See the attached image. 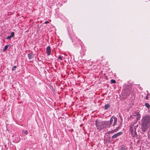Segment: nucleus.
<instances>
[{"label":"nucleus","mask_w":150,"mask_h":150,"mask_svg":"<svg viewBox=\"0 0 150 150\" xmlns=\"http://www.w3.org/2000/svg\"><path fill=\"white\" fill-rule=\"evenodd\" d=\"M113 121L114 122L113 123V126H114L117 123V118L116 117L112 116L111 117L110 120L109 121V125H111Z\"/></svg>","instance_id":"1"},{"label":"nucleus","mask_w":150,"mask_h":150,"mask_svg":"<svg viewBox=\"0 0 150 150\" xmlns=\"http://www.w3.org/2000/svg\"><path fill=\"white\" fill-rule=\"evenodd\" d=\"M150 124H147L143 123L142 126V129L143 132H144L146 131L148 128L150 127Z\"/></svg>","instance_id":"2"},{"label":"nucleus","mask_w":150,"mask_h":150,"mask_svg":"<svg viewBox=\"0 0 150 150\" xmlns=\"http://www.w3.org/2000/svg\"><path fill=\"white\" fill-rule=\"evenodd\" d=\"M143 123L150 124V117L149 116H146L143 118Z\"/></svg>","instance_id":"3"},{"label":"nucleus","mask_w":150,"mask_h":150,"mask_svg":"<svg viewBox=\"0 0 150 150\" xmlns=\"http://www.w3.org/2000/svg\"><path fill=\"white\" fill-rule=\"evenodd\" d=\"M95 124L97 129H98L99 131L102 130L103 128V125L104 124L103 123L100 125L99 122H98L97 121H96Z\"/></svg>","instance_id":"4"},{"label":"nucleus","mask_w":150,"mask_h":150,"mask_svg":"<svg viewBox=\"0 0 150 150\" xmlns=\"http://www.w3.org/2000/svg\"><path fill=\"white\" fill-rule=\"evenodd\" d=\"M74 45H79V44L81 45L82 43V41L79 39L76 38L74 41Z\"/></svg>","instance_id":"5"},{"label":"nucleus","mask_w":150,"mask_h":150,"mask_svg":"<svg viewBox=\"0 0 150 150\" xmlns=\"http://www.w3.org/2000/svg\"><path fill=\"white\" fill-rule=\"evenodd\" d=\"M13 142L15 143L18 142L20 141V138L18 135L16 136L15 137H13Z\"/></svg>","instance_id":"6"},{"label":"nucleus","mask_w":150,"mask_h":150,"mask_svg":"<svg viewBox=\"0 0 150 150\" xmlns=\"http://www.w3.org/2000/svg\"><path fill=\"white\" fill-rule=\"evenodd\" d=\"M136 129H135V130L134 131L132 127V126H131L130 129V132H131L132 136L133 137L134 136V135L136 134Z\"/></svg>","instance_id":"7"},{"label":"nucleus","mask_w":150,"mask_h":150,"mask_svg":"<svg viewBox=\"0 0 150 150\" xmlns=\"http://www.w3.org/2000/svg\"><path fill=\"white\" fill-rule=\"evenodd\" d=\"M122 133H123L122 132H119L113 135L112 136V139L115 138L116 137H117L119 136L120 135H122Z\"/></svg>","instance_id":"8"},{"label":"nucleus","mask_w":150,"mask_h":150,"mask_svg":"<svg viewBox=\"0 0 150 150\" xmlns=\"http://www.w3.org/2000/svg\"><path fill=\"white\" fill-rule=\"evenodd\" d=\"M46 53L48 55H50L51 52V48L50 46H48L46 48Z\"/></svg>","instance_id":"9"},{"label":"nucleus","mask_w":150,"mask_h":150,"mask_svg":"<svg viewBox=\"0 0 150 150\" xmlns=\"http://www.w3.org/2000/svg\"><path fill=\"white\" fill-rule=\"evenodd\" d=\"M109 121H105L103 122V124L104 125H106V127H110L111 126V125H109Z\"/></svg>","instance_id":"10"},{"label":"nucleus","mask_w":150,"mask_h":150,"mask_svg":"<svg viewBox=\"0 0 150 150\" xmlns=\"http://www.w3.org/2000/svg\"><path fill=\"white\" fill-rule=\"evenodd\" d=\"M136 114L137 120H139L140 118V114H139V112H136Z\"/></svg>","instance_id":"11"},{"label":"nucleus","mask_w":150,"mask_h":150,"mask_svg":"<svg viewBox=\"0 0 150 150\" xmlns=\"http://www.w3.org/2000/svg\"><path fill=\"white\" fill-rule=\"evenodd\" d=\"M28 57L29 59H31L34 57V55L32 53H30L28 54Z\"/></svg>","instance_id":"12"},{"label":"nucleus","mask_w":150,"mask_h":150,"mask_svg":"<svg viewBox=\"0 0 150 150\" xmlns=\"http://www.w3.org/2000/svg\"><path fill=\"white\" fill-rule=\"evenodd\" d=\"M115 132H116V131L114 129L111 131L108 132L107 133L108 134H110L114 133Z\"/></svg>","instance_id":"13"},{"label":"nucleus","mask_w":150,"mask_h":150,"mask_svg":"<svg viewBox=\"0 0 150 150\" xmlns=\"http://www.w3.org/2000/svg\"><path fill=\"white\" fill-rule=\"evenodd\" d=\"M150 98V94L148 93L147 94L145 97V99L147 100H149Z\"/></svg>","instance_id":"14"},{"label":"nucleus","mask_w":150,"mask_h":150,"mask_svg":"<svg viewBox=\"0 0 150 150\" xmlns=\"http://www.w3.org/2000/svg\"><path fill=\"white\" fill-rule=\"evenodd\" d=\"M110 107V105L109 104H106L104 106V109L105 110H107Z\"/></svg>","instance_id":"15"},{"label":"nucleus","mask_w":150,"mask_h":150,"mask_svg":"<svg viewBox=\"0 0 150 150\" xmlns=\"http://www.w3.org/2000/svg\"><path fill=\"white\" fill-rule=\"evenodd\" d=\"M145 106L148 108V109H149L150 108V105L148 103H145Z\"/></svg>","instance_id":"16"},{"label":"nucleus","mask_w":150,"mask_h":150,"mask_svg":"<svg viewBox=\"0 0 150 150\" xmlns=\"http://www.w3.org/2000/svg\"><path fill=\"white\" fill-rule=\"evenodd\" d=\"M110 81L111 83H116L115 80L113 79H112Z\"/></svg>","instance_id":"17"},{"label":"nucleus","mask_w":150,"mask_h":150,"mask_svg":"<svg viewBox=\"0 0 150 150\" xmlns=\"http://www.w3.org/2000/svg\"><path fill=\"white\" fill-rule=\"evenodd\" d=\"M14 35V33L13 32H12L11 33V35H10V38L11 37H13Z\"/></svg>","instance_id":"18"},{"label":"nucleus","mask_w":150,"mask_h":150,"mask_svg":"<svg viewBox=\"0 0 150 150\" xmlns=\"http://www.w3.org/2000/svg\"><path fill=\"white\" fill-rule=\"evenodd\" d=\"M28 132L27 130H25L23 132V134H28Z\"/></svg>","instance_id":"19"},{"label":"nucleus","mask_w":150,"mask_h":150,"mask_svg":"<svg viewBox=\"0 0 150 150\" xmlns=\"http://www.w3.org/2000/svg\"><path fill=\"white\" fill-rule=\"evenodd\" d=\"M58 59L61 60H62L63 59H62V57L61 56V55L59 56L58 57Z\"/></svg>","instance_id":"20"},{"label":"nucleus","mask_w":150,"mask_h":150,"mask_svg":"<svg viewBox=\"0 0 150 150\" xmlns=\"http://www.w3.org/2000/svg\"><path fill=\"white\" fill-rule=\"evenodd\" d=\"M8 46V45H6L4 47V51L6 50H7Z\"/></svg>","instance_id":"21"},{"label":"nucleus","mask_w":150,"mask_h":150,"mask_svg":"<svg viewBox=\"0 0 150 150\" xmlns=\"http://www.w3.org/2000/svg\"><path fill=\"white\" fill-rule=\"evenodd\" d=\"M16 66H14L12 68V71L15 70L16 69Z\"/></svg>","instance_id":"22"},{"label":"nucleus","mask_w":150,"mask_h":150,"mask_svg":"<svg viewBox=\"0 0 150 150\" xmlns=\"http://www.w3.org/2000/svg\"><path fill=\"white\" fill-rule=\"evenodd\" d=\"M119 129V128L118 127H117L116 128L114 129L116 131V132L118 131Z\"/></svg>","instance_id":"23"},{"label":"nucleus","mask_w":150,"mask_h":150,"mask_svg":"<svg viewBox=\"0 0 150 150\" xmlns=\"http://www.w3.org/2000/svg\"><path fill=\"white\" fill-rule=\"evenodd\" d=\"M120 150H126L125 148L124 147H122Z\"/></svg>","instance_id":"24"},{"label":"nucleus","mask_w":150,"mask_h":150,"mask_svg":"<svg viewBox=\"0 0 150 150\" xmlns=\"http://www.w3.org/2000/svg\"><path fill=\"white\" fill-rule=\"evenodd\" d=\"M49 22L48 21H46L44 23L45 24H47L49 23Z\"/></svg>","instance_id":"25"},{"label":"nucleus","mask_w":150,"mask_h":150,"mask_svg":"<svg viewBox=\"0 0 150 150\" xmlns=\"http://www.w3.org/2000/svg\"><path fill=\"white\" fill-rule=\"evenodd\" d=\"M136 112H135L134 113H133V115L134 116H136Z\"/></svg>","instance_id":"26"},{"label":"nucleus","mask_w":150,"mask_h":150,"mask_svg":"<svg viewBox=\"0 0 150 150\" xmlns=\"http://www.w3.org/2000/svg\"><path fill=\"white\" fill-rule=\"evenodd\" d=\"M7 38L8 39H9V35H8V37H7Z\"/></svg>","instance_id":"27"},{"label":"nucleus","mask_w":150,"mask_h":150,"mask_svg":"<svg viewBox=\"0 0 150 150\" xmlns=\"http://www.w3.org/2000/svg\"><path fill=\"white\" fill-rule=\"evenodd\" d=\"M50 22H51V20H49Z\"/></svg>","instance_id":"28"}]
</instances>
